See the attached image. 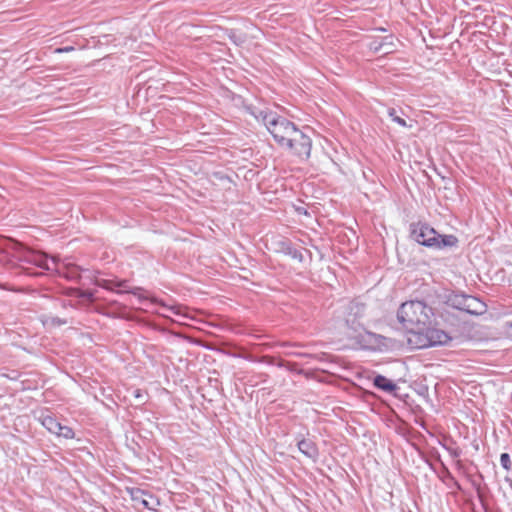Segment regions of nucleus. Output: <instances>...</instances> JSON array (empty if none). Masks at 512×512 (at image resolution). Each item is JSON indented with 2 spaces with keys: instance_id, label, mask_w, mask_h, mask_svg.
<instances>
[{
  "instance_id": "393cba45",
  "label": "nucleus",
  "mask_w": 512,
  "mask_h": 512,
  "mask_svg": "<svg viewBox=\"0 0 512 512\" xmlns=\"http://www.w3.org/2000/svg\"><path fill=\"white\" fill-rule=\"evenodd\" d=\"M295 356L303 357V358H311V359H322L325 357V354H322L321 356L312 355L308 353H293Z\"/></svg>"
},
{
  "instance_id": "bb28decb",
  "label": "nucleus",
  "mask_w": 512,
  "mask_h": 512,
  "mask_svg": "<svg viewBox=\"0 0 512 512\" xmlns=\"http://www.w3.org/2000/svg\"><path fill=\"white\" fill-rule=\"evenodd\" d=\"M52 323L56 324V325H63V324H66L67 321L66 320H61L60 318H53L52 319Z\"/></svg>"
},
{
  "instance_id": "ddd939ff",
  "label": "nucleus",
  "mask_w": 512,
  "mask_h": 512,
  "mask_svg": "<svg viewBox=\"0 0 512 512\" xmlns=\"http://www.w3.org/2000/svg\"><path fill=\"white\" fill-rule=\"evenodd\" d=\"M373 384L379 390L389 393L397 389V385L383 375H376L373 379Z\"/></svg>"
},
{
  "instance_id": "412c9836",
  "label": "nucleus",
  "mask_w": 512,
  "mask_h": 512,
  "mask_svg": "<svg viewBox=\"0 0 512 512\" xmlns=\"http://www.w3.org/2000/svg\"><path fill=\"white\" fill-rule=\"evenodd\" d=\"M388 115L392 118L394 122L398 123L399 125L403 127L407 126L406 121L403 118L396 115V110L394 108L388 110Z\"/></svg>"
},
{
  "instance_id": "c756f323",
  "label": "nucleus",
  "mask_w": 512,
  "mask_h": 512,
  "mask_svg": "<svg viewBox=\"0 0 512 512\" xmlns=\"http://www.w3.org/2000/svg\"><path fill=\"white\" fill-rule=\"evenodd\" d=\"M73 50H74V48H73V47H66V48H64V49H60V48H59V49H56V50H55V52H57V53H61V52H63V51H73Z\"/></svg>"
},
{
  "instance_id": "0eeeda50",
  "label": "nucleus",
  "mask_w": 512,
  "mask_h": 512,
  "mask_svg": "<svg viewBox=\"0 0 512 512\" xmlns=\"http://www.w3.org/2000/svg\"><path fill=\"white\" fill-rule=\"evenodd\" d=\"M449 301L456 309L471 315H482L487 311V305L477 297L466 294H455Z\"/></svg>"
},
{
  "instance_id": "6e6552de",
  "label": "nucleus",
  "mask_w": 512,
  "mask_h": 512,
  "mask_svg": "<svg viewBox=\"0 0 512 512\" xmlns=\"http://www.w3.org/2000/svg\"><path fill=\"white\" fill-rule=\"evenodd\" d=\"M269 121L268 131L272 134L275 141L284 146L292 133L297 129L296 126L284 117L276 116L274 120Z\"/></svg>"
},
{
  "instance_id": "cd10ccee",
  "label": "nucleus",
  "mask_w": 512,
  "mask_h": 512,
  "mask_svg": "<svg viewBox=\"0 0 512 512\" xmlns=\"http://www.w3.org/2000/svg\"><path fill=\"white\" fill-rule=\"evenodd\" d=\"M390 45H391V43H385V46L382 49L383 54L386 55V54H390L391 53Z\"/></svg>"
},
{
  "instance_id": "423d86ee",
  "label": "nucleus",
  "mask_w": 512,
  "mask_h": 512,
  "mask_svg": "<svg viewBox=\"0 0 512 512\" xmlns=\"http://www.w3.org/2000/svg\"><path fill=\"white\" fill-rule=\"evenodd\" d=\"M283 147L290 149L299 159L307 160L310 157L312 141L303 131L296 129Z\"/></svg>"
},
{
  "instance_id": "7ed1b4c3",
  "label": "nucleus",
  "mask_w": 512,
  "mask_h": 512,
  "mask_svg": "<svg viewBox=\"0 0 512 512\" xmlns=\"http://www.w3.org/2000/svg\"><path fill=\"white\" fill-rule=\"evenodd\" d=\"M3 241V250L5 252H15L14 256L20 261L34 264L48 271L60 273L59 258L57 256H53L51 258V263H49L46 254L30 250L16 240L4 239Z\"/></svg>"
},
{
  "instance_id": "f3484780",
  "label": "nucleus",
  "mask_w": 512,
  "mask_h": 512,
  "mask_svg": "<svg viewBox=\"0 0 512 512\" xmlns=\"http://www.w3.org/2000/svg\"><path fill=\"white\" fill-rule=\"evenodd\" d=\"M228 37L237 46H241L247 41V36L245 33L234 29L228 32Z\"/></svg>"
},
{
  "instance_id": "c85d7f7f",
  "label": "nucleus",
  "mask_w": 512,
  "mask_h": 512,
  "mask_svg": "<svg viewBox=\"0 0 512 512\" xmlns=\"http://www.w3.org/2000/svg\"><path fill=\"white\" fill-rule=\"evenodd\" d=\"M36 53H29L26 57V59L23 61V62H28V61H33L34 59H36Z\"/></svg>"
},
{
  "instance_id": "b1692460",
  "label": "nucleus",
  "mask_w": 512,
  "mask_h": 512,
  "mask_svg": "<svg viewBox=\"0 0 512 512\" xmlns=\"http://www.w3.org/2000/svg\"><path fill=\"white\" fill-rule=\"evenodd\" d=\"M78 297L85 299L87 301H93V293L91 291H77Z\"/></svg>"
},
{
  "instance_id": "20e7f679",
  "label": "nucleus",
  "mask_w": 512,
  "mask_h": 512,
  "mask_svg": "<svg viewBox=\"0 0 512 512\" xmlns=\"http://www.w3.org/2000/svg\"><path fill=\"white\" fill-rule=\"evenodd\" d=\"M451 337L443 330L425 326V329L417 330L413 336L408 337V343L416 349L427 348L436 345H445Z\"/></svg>"
},
{
  "instance_id": "f03ea898",
  "label": "nucleus",
  "mask_w": 512,
  "mask_h": 512,
  "mask_svg": "<svg viewBox=\"0 0 512 512\" xmlns=\"http://www.w3.org/2000/svg\"><path fill=\"white\" fill-rule=\"evenodd\" d=\"M410 236L417 243L433 249L453 247L458 243V239L454 235H441L434 228L422 222L410 225Z\"/></svg>"
},
{
  "instance_id": "2eb2a0df",
  "label": "nucleus",
  "mask_w": 512,
  "mask_h": 512,
  "mask_svg": "<svg viewBox=\"0 0 512 512\" xmlns=\"http://www.w3.org/2000/svg\"><path fill=\"white\" fill-rule=\"evenodd\" d=\"M281 250L283 253L290 256L291 258L296 259L299 262L303 261V255H302L301 251H299L298 249L293 247L290 242H288V241L281 242Z\"/></svg>"
},
{
  "instance_id": "9b49d317",
  "label": "nucleus",
  "mask_w": 512,
  "mask_h": 512,
  "mask_svg": "<svg viewBox=\"0 0 512 512\" xmlns=\"http://www.w3.org/2000/svg\"><path fill=\"white\" fill-rule=\"evenodd\" d=\"M297 447L299 451L307 458L313 461L318 459L319 451L313 440L303 438L297 442Z\"/></svg>"
},
{
  "instance_id": "4468645a",
  "label": "nucleus",
  "mask_w": 512,
  "mask_h": 512,
  "mask_svg": "<svg viewBox=\"0 0 512 512\" xmlns=\"http://www.w3.org/2000/svg\"><path fill=\"white\" fill-rule=\"evenodd\" d=\"M59 268H60L59 274L65 276L68 279L74 280V279L79 278V276H80V273H79L80 269L78 266H76L74 264H63V265L59 264Z\"/></svg>"
},
{
  "instance_id": "dca6fc26",
  "label": "nucleus",
  "mask_w": 512,
  "mask_h": 512,
  "mask_svg": "<svg viewBox=\"0 0 512 512\" xmlns=\"http://www.w3.org/2000/svg\"><path fill=\"white\" fill-rule=\"evenodd\" d=\"M43 426L50 431L51 433H58V430L60 429V424L54 417L52 416H46L42 420Z\"/></svg>"
},
{
  "instance_id": "2f4dec72",
  "label": "nucleus",
  "mask_w": 512,
  "mask_h": 512,
  "mask_svg": "<svg viewBox=\"0 0 512 512\" xmlns=\"http://www.w3.org/2000/svg\"><path fill=\"white\" fill-rule=\"evenodd\" d=\"M138 59H139V57L136 56V55L130 56V61H135V60H138Z\"/></svg>"
},
{
  "instance_id": "7c9ffc66",
  "label": "nucleus",
  "mask_w": 512,
  "mask_h": 512,
  "mask_svg": "<svg viewBox=\"0 0 512 512\" xmlns=\"http://www.w3.org/2000/svg\"><path fill=\"white\" fill-rule=\"evenodd\" d=\"M169 310H171L173 313L178 314V308L176 307H168Z\"/></svg>"
},
{
  "instance_id": "a211bd4d",
  "label": "nucleus",
  "mask_w": 512,
  "mask_h": 512,
  "mask_svg": "<svg viewBox=\"0 0 512 512\" xmlns=\"http://www.w3.org/2000/svg\"><path fill=\"white\" fill-rule=\"evenodd\" d=\"M369 337L371 338V343L375 348L382 350L383 348L388 347V339L382 335L370 333Z\"/></svg>"
},
{
  "instance_id": "5701e85b",
  "label": "nucleus",
  "mask_w": 512,
  "mask_h": 512,
  "mask_svg": "<svg viewBox=\"0 0 512 512\" xmlns=\"http://www.w3.org/2000/svg\"><path fill=\"white\" fill-rule=\"evenodd\" d=\"M385 46V43L382 42V41H378V40H374L371 44H370V49L371 50H374L375 52H381L382 49L384 48Z\"/></svg>"
},
{
  "instance_id": "4be33fe9",
  "label": "nucleus",
  "mask_w": 512,
  "mask_h": 512,
  "mask_svg": "<svg viewBox=\"0 0 512 512\" xmlns=\"http://www.w3.org/2000/svg\"><path fill=\"white\" fill-rule=\"evenodd\" d=\"M500 463H501V466L505 469V470H510L511 468V460H510V455L508 453H502L500 455Z\"/></svg>"
},
{
  "instance_id": "6ab92c4d",
  "label": "nucleus",
  "mask_w": 512,
  "mask_h": 512,
  "mask_svg": "<svg viewBox=\"0 0 512 512\" xmlns=\"http://www.w3.org/2000/svg\"><path fill=\"white\" fill-rule=\"evenodd\" d=\"M134 400H135V407H140L141 405L145 404L148 400V394L146 391H143L141 389H136L134 391Z\"/></svg>"
},
{
  "instance_id": "1a4fd4ad",
  "label": "nucleus",
  "mask_w": 512,
  "mask_h": 512,
  "mask_svg": "<svg viewBox=\"0 0 512 512\" xmlns=\"http://www.w3.org/2000/svg\"><path fill=\"white\" fill-rule=\"evenodd\" d=\"M156 304V300L142 288H130V321L134 318L131 310L148 311Z\"/></svg>"
},
{
  "instance_id": "473e14b6",
  "label": "nucleus",
  "mask_w": 512,
  "mask_h": 512,
  "mask_svg": "<svg viewBox=\"0 0 512 512\" xmlns=\"http://www.w3.org/2000/svg\"><path fill=\"white\" fill-rule=\"evenodd\" d=\"M455 485L457 486V488H460V485L457 481H455Z\"/></svg>"
},
{
  "instance_id": "aec40b11",
  "label": "nucleus",
  "mask_w": 512,
  "mask_h": 512,
  "mask_svg": "<svg viewBox=\"0 0 512 512\" xmlns=\"http://www.w3.org/2000/svg\"><path fill=\"white\" fill-rule=\"evenodd\" d=\"M56 435L63 437L65 439H72L74 437V432L70 427L63 426L60 424V429L58 430V433H56Z\"/></svg>"
},
{
  "instance_id": "9d476101",
  "label": "nucleus",
  "mask_w": 512,
  "mask_h": 512,
  "mask_svg": "<svg viewBox=\"0 0 512 512\" xmlns=\"http://www.w3.org/2000/svg\"><path fill=\"white\" fill-rule=\"evenodd\" d=\"M130 501L131 506L138 511L153 509L155 503L153 496L140 488H130Z\"/></svg>"
},
{
  "instance_id": "a878e982",
  "label": "nucleus",
  "mask_w": 512,
  "mask_h": 512,
  "mask_svg": "<svg viewBox=\"0 0 512 512\" xmlns=\"http://www.w3.org/2000/svg\"><path fill=\"white\" fill-rule=\"evenodd\" d=\"M280 366L286 367L290 371H295L297 364L294 362H285V363L282 362V363H280Z\"/></svg>"
},
{
  "instance_id": "f257e3e1",
  "label": "nucleus",
  "mask_w": 512,
  "mask_h": 512,
  "mask_svg": "<svg viewBox=\"0 0 512 512\" xmlns=\"http://www.w3.org/2000/svg\"><path fill=\"white\" fill-rule=\"evenodd\" d=\"M433 310L422 301H408L399 307L397 320L405 328L410 336L417 330L425 329L431 325Z\"/></svg>"
},
{
  "instance_id": "39448f33",
  "label": "nucleus",
  "mask_w": 512,
  "mask_h": 512,
  "mask_svg": "<svg viewBox=\"0 0 512 512\" xmlns=\"http://www.w3.org/2000/svg\"><path fill=\"white\" fill-rule=\"evenodd\" d=\"M96 284L116 295V298L110 300L112 305L111 312L118 317L126 319L128 317L126 306L121 302V299L125 298V295L128 292L126 281L97 279Z\"/></svg>"
},
{
  "instance_id": "f8f14e48",
  "label": "nucleus",
  "mask_w": 512,
  "mask_h": 512,
  "mask_svg": "<svg viewBox=\"0 0 512 512\" xmlns=\"http://www.w3.org/2000/svg\"><path fill=\"white\" fill-rule=\"evenodd\" d=\"M246 110L252 116H254L257 120L262 121L263 124L267 128H268V125H269V121L267 119L274 120L275 117H276V114H274L273 112H270V111H267V110H263V109H259L257 107L252 106V105L246 106Z\"/></svg>"
}]
</instances>
